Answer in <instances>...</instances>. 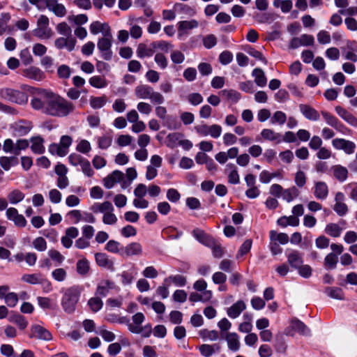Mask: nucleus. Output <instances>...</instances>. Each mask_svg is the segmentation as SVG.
I'll return each instance as SVG.
<instances>
[{
	"mask_svg": "<svg viewBox=\"0 0 357 357\" xmlns=\"http://www.w3.org/2000/svg\"><path fill=\"white\" fill-rule=\"evenodd\" d=\"M32 337L39 340L49 341L52 338V334L45 328L34 325L31 326Z\"/></svg>",
	"mask_w": 357,
	"mask_h": 357,
	"instance_id": "obj_17",
	"label": "nucleus"
},
{
	"mask_svg": "<svg viewBox=\"0 0 357 357\" xmlns=\"http://www.w3.org/2000/svg\"><path fill=\"white\" fill-rule=\"evenodd\" d=\"M106 103L105 97H91L90 98V105L93 109H100Z\"/></svg>",
	"mask_w": 357,
	"mask_h": 357,
	"instance_id": "obj_54",
	"label": "nucleus"
},
{
	"mask_svg": "<svg viewBox=\"0 0 357 357\" xmlns=\"http://www.w3.org/2000/svg\"><path fill=\"white\" fill-rule=\"evenodd\" d=\"M124 174L122 172L119 170L114 171L112 174H109L103 180L104 186L107 188H112L115 183L120 182L123 180Z\"/></svg>",
	"mask_w": 357,
	"mask_h": 357,
	"instance_id": "obj_16",
	"label": "nucleus"
},
{
	"mask_svg": "<svg viewBox=\"0 0 357 357\" xmlns=\"http://www.w3.org/2000/svg\"><path fill=\"white\" fill-rule=\"evenodd\" d=\"M49 151L52 155H57L59 156H65L68 151H64L60 146L59 144H52L49 146Z\"/></svg>",
	"mask_w": 357,
	"mask_h": 357,
	"instance_id": "obj_62",
	"label": "nucleus"
},
{
	"mask_svg": "<svg viewBox=\"0 0 357 357\" xmlns=\"http://www.w3.org/2000/svg\"><path fill=\"white\" fill-rule=\"evenodd\" d=\"M286 121V114L283 112L277 111L273 114L271 120V123L272 124L278 123L279 125H283Z\"/></svg>",
	"mask_w": 357,
	"mask_h": 357,
	"instance_id": "obj_50",
	"label": "nucleus"
},
{
	"mask_svg": "<svg viewBox=\"0 0 357 357\" xmlns=\"http://www.w3.org/2000/svg\"><path fill=\"white\" fill-rule=\"evenodd\" d=\"M228 347L230 350L236 351L240 348V342L238 336L235 333H229L225 337Z\"/></svg>",
	"mask_w": 357,
	"mask_h": 357,
	"instance_id": "obj_30",
	"label": "nucleus"
},
{
	"mask_svg": "<svg viewBox=\"0 0 357 357\" xmlns=\"http://www.w3.org/2000/svg\"><path fill=\"white\" fill-rule=\"evenodd\" d=\"M296 333L302 335H310V331L308 327L297 319H292L290 325L285 329L284 334L293 337Z\"/></svg>",
	"mask_w": 357,
	"mask_h": 357,
	"instance_id": "obj_6",
	"label": "nucleus"
},
{
	"mask_svg": "<svg viewBox=\"0 0 357 357\" xmlns=\"http://www.w3.org/2000/svg\"><path fill=\"white\" fill-rule=\"evenodd\" d=\"M306 179L304 172L299 170L295 174L294 182L298 188H303L305 185Z\"/></svg>",
	"mask_w": 357,
	"mask_h": 357,
	"instance_id": "obj_56",
	"label": "nucleus"
},
{
	"mask_svg": "<svg viewBox=\"0 0 357 357\" xmlns=\"http://www.w3.org/2000/svg\"><path fill=\"white\" fill-rule=\"evenodd\" d=\"M47 254L50 259L58 264H61L65 259V257L58 250L54 249H50Z\"/></svg>",
	"mask_w": 357,
	"mask_h": 357,
	"instance_id": "obj_55",
	"label": "nucleus"
},
{
	"mask_svg": "<svg viewBox=\"0 0 357 357\" xmlns=\"http://www.w3.org/2000/svg\"><path fill=\"white\" fill-rule=\"evenodd\" d=\"M222 95L233 103L237 102L241 98V93L234 89H225L221 91Z\"/></svg>",
	"mask_w": 357,
	"mask_h": 357,
	"instance_id": "obj_38",
	"label": "nucleus"
},
{
	"mask_svg": "<svg viewBox=\"0 0 357 357\" xmlns=\"http://www.w3.org/2000/svg\"><path fill=\"white\" fill-rule=\"evenodd\" d=\"M137 55L139 58L143 59L145 57H151L155 53V49L152 46V43L149 46L144 43H139L137 46Z\"/></svg>",
	"mask_w": 357,
	"mask_h": 357,
	"instance_id": "obj_24",
	"label": "nucleus"
},
{
	"mask_svg": "<svg viewBox=\"0 0 357 357\" xmlns=\"http://www.w3.org/2000/svg\"><path fill=\"white\" fill-rule=\"evenodd\" d=\"M18 164L17 155L13 156H1L0 157V165L5 170L8 171L11 167Z\"/></svg>",
	"mask_w": 357,
	"mask_h": 357,
	"instance_id": "obj_31",
	"label": "nucleus"
},
{
	"mask_svg": "<svg viewBox=\"0 0 357 357\" xmlns=\"http://www.w3.org/2000/svg\"><path fill=\"white\" fill-rule=\"evenodd\" d=\"M220 350V346L218 344H204L199 346V351L204 357H211Z\"/></svg>",
	"mask_w": 357,
	"mask_h": 357,
	"instance_id": "obj_21",
	"label": "nucleus"
},
{
	"mask_svg": "<svg viewBox=\"0 0 357 357\" xmlns=\"http://www.w3.org/2000/svg\"><path fill=\"white\" fill-rule=\"evenodd\" d=\"M114 211H108L102 216V222L105 225H114L117 222V217L113 213Z\"/></svg>",
	"mask_w": 357,
	"mask_h": 357,
	"instance_id": "obj_60",
	"label": "nucleus"
},
{
	"mask_svg": "<svg viewBox=\"0 0 357 357\" xmlns=\"http://www.w3.org/2000/svg\"><path fill=\"white\" fill-rule=\"evenodd\" d=\"M42 275L40 274H25L22 277V280L31 284H40Z\"/></svg>",
	"mask_w": 357,
	"mask_h": 357,
	"instance_id": "obj_49",
	"label": "nucleus"
},
{
	"mask_svg": "<svg viewBox=\"0 0 357 357\" xmlns=\"http://www.w3.org/2000/svg\"><path fill=\"white\" fill-rule=\"evenodd\" d=\"M114 287V283L109 280L101 281L98 284L96 294L102 297H105Z\"/></svg>",
	"mask_w": 357,
	"mask_h": 357,
	"instance_id": "obj_28",
	"label": "nucleus"
},
{
	"mask_svg": "<svg viewBox=\"0 0 357 357\" xmlns=\"http://www.w3.org/2000/svg\"><path fill=\"white\" fill-rule=\"evenodd\" d=\"M43 139L40 137H34L31 139L32 151L36 154H41L45 151Z\"/></svg>",
	"mask_w": 357,
	"mask_h": 357,
	"instance_id": "obj_32",
	"label": "nucleus"
},
{
	"mask_svg": "<svg viewBox=\"0 0 357 357\" xmlns=\"http://www.w3.org/2000/svg\"><path fill=\"white\" fill-rule=\"evenodd\" d=\"M334 177L340 182H344L347 180L348 170L346 167L340 165H334L331 167Z\"/></svg>",
	"mask_w": 357,
	"mask_h": 357,
	"instance_id": "obj_29",
	"label": "nucleus"
},
{
	"mask_svg": "<svg viewBox=\"0 0 357 357\" xmlns=\"http://www.w3.org/2000/svg\"><path fill=\"white\" fill-rule=\"evenodd\" d=\"M46 8L56 17H63L67 13L66 6L59 3L58 0H43Z\"/></svg>",
	"mask_w": 357,
	"mask_h": 357,
	"instance_id": "obj_9",
	"label": "nucleus"
},
{
	"mask_svg": "<svg viewBox=\"0 0 357 357\" xmlns=\"http://www.w3.org/2000/svg\"><path fill=\"white\" fill-rule=\"evenodd\" d=\"M58 75L61 79H68L71 75V69L67 65H61L57 70Z\"/></svg>",
	"mask_w": 357,
	"mask_h": 357,
	"instance_id": "obj_63",
	"label": "nucleus"
},
{
	"mask_svg": "<svg viewBox=\"0 0 357 357\" xmlns=\"http://www.w3.org/2000/svg\"><path fill=\"white\" fill-rule=\"evenodd\" d=\"M199 24V22L196 20L180 21L177 24L178 36L182 38L184 36H188L189 31L197 29Z\"/></svg>",
	"mask_w": 357,
	"mask_h": 357,
	"instance_id": "obj_10",
	"label": "nucleus"
},
{
	"mask_svg": "<svg viewBox=\"0 0 357 357\" xmlns=\"http://www.w3.org/2000/svg\"><path fill=\"white\" fill-rule=\"evenodd\" d=\"M192 235L200 243L205 246L208 247L214 245L215 239L200 229H195L192 231Z\"/></svg>",
	"mask_w": 357,
	"mask_h": 357,
	"instance_id": "obj_14",
	"label": "nucleus"
},
{
	"mask_svg": "<svg viewBox=\"0 0 357 357\" xmlns=\"http://www.w3.org/2000/svg\"><path fill=\"white\" fill-rule=\"evenodd\" d=\"M90 210L94 213H101L104 215L108 211H114V207L111 202L106 201L102 203H94L90 207Z\"/></svg>",
	"mask_w": 357,
	"mask_h": 357,
	"instance_id": "obj_25",
	"label": "nucleus"
},
{
	"mask_svg": "<svg viewBox=\"0 0 357 357\" xmlns=\"http://www.w3.org/2000/svg\"><path fill=\"white\" fill-rule=\"evenodd\" d=\"M1 146L5 153H13L15 155V144L11 139H6Z\"/></svg>",
	"mask_w": 357,
	"mask_h": 357,
	"instance_id": "obj_57",
	"label": "nucleus"
},
{
	"mask_svg": "<svg viewBox=\"0 0 357 357\" xmlns=\"http://www.w3.org/2000/svg\"><path fill=\"white\" fill-rule=\"evenodd\" d=\"M135 94L139 99H149L153 104L162 105L165 102L164 96L146 84H140L135 89Z\"/></svg>",
	"mask_w": 357,
	"mask_h": 357,
	"instance_id": "obj_3",
	"label": "nucleus"
},
{
	"mask_svg": "<svg viewBox=\"0 0 357 357\" xmlns=\"http://www.w3.org/2000/svg\"><path fill=\"white\" fill-rule=\"evenodd\" d=\"M300 111L303 115L311 121H318L320 118L319 112L313 107L307 105H300Z\"/></svg>",
	"mask_w": 357,
	"mask_h": 357,
	"instance_id": "obj_19",
	"label": "nucleus"
},
{
	"mask_svg": "<svg viewBox=\"0 0 357 357\" xmlns=\"http://www.w3.org/2000/svg\"><path fill=\"white\" fill-rule=\"evenodd\" d=\"M0 98L6 101L19 105L25 104L28 100L25 93L10 88L0 89Z\"/></svg>",
	"mask_w": 357,
	"mask_h": 357,
	"instance_id": "obj_4",
	"label": "nucleus"
},
{
	"mask_svg": "<svg viewBox=\"0 0 357 357\" xmlns=\"http://www.w3.org/2000/svg\"><path fill=\"white\" fill-rule=\"evenodd\" d=\"M89 82L92 86L97 89L104 88L107 86V82L106 79L98 75L91 77L89 79Z\"/></svg>",
	"mask_w": 357,
	"mask_h": 357,
	"instance_id": "obj_43",
	"label": "nucleus"
},
{
	"mask_svg": "<svg viewBox=\"0 0 357 357\" xmlns=\"http://www.w3.org/2000/svg\"><path fill=\"white\" fill-rule=\"evenodd\" d=\"M52 275L55 280L63 282L67 277V273L63 268H59L52 271Z\"/></svg>",
	"mask_w": 357,
	"mask_h": 357,
	"instance_id": "obj_59",
	"label": "nucleus"
},
{
	"mask_svg": "<svg viewBox=\"0 0 357 357\" xmlns=\"http://www.w3.org/2000/svg\"><path fill=\"white\" fill-rule=\"evenodd\" d=\"M326 294L331 298L337 300H344V293L342 289L339 287H327Z\"/></svg>",
	"mask_w": 357,
	"mask_h": 357,
	"instance_id": "obj_39",
	"label": "nucleus"
},
{
	"mask_svg": "<svg viewBox=\"0 0 357 357\" xmlns=\"http://www.w3.org/2000/svg\"><path fill=\"white\" fill-rule=\"evenodd\" d=\"M31 123L29 121H20L15 124V131L19 136L26 135L31 129Z\"/></svg>",
	"mask_w": 357,
	"mask_h": 357,
	"instance_id": "obj_35",
	"label": "nucleus"
},
{
	"mask_svg": "<svg viewBox=\"0 0 357 357\" xmlns=\"http://www.w3.org/2000/svg\"><path fill=\"white\" fill-rule=\"evenodd\" d=\"M82 289L79 286H73L67 289L61 299V306L68 314H72L76 309Z\"/></svg>",
	"mask_w": 357,
	"mask_h": 357,
	"instance_id": "obj_2",
	"label": "nucleus"
},
{
	"mask_svg": "<svg viewBox=\"0 0 357 357\" xmlns=\"http://www.w3.org/2000/svg\"><path fill=\"white\" fill-rule=\"evenodd\" d=\"M95 259L97 264L109 270H114V262L109 259V257L102 252H98L95 255Z\"/></svg>",
	"mask_w": 357,
	"mask_h": 357,
	"instance_id": "obj_20",
	"label": "nucleus"
},
{
	"mask_svg": "<svg viewBox=\"0 0 357 357\" xmlns=\"http://www.w3.org/2000/svg\"><path fill=\"white\" fill-rule=\"evenodd\" d=\"M152 46L155 50L158 48L164 51L165 52H168L169 50L172 48L173 47V45L171 43L164 40L153 42Z\"/></svg>",
	"mask_w": 357,
	"mask_h": 357,
	"instance_id": "obj_61",
	"label": "nucleus"
},
{
	"mask_svg": "<svg viewBox=\"0 0 357 357\" xmlns=\"http://www.w3.org/2000/svg\"><path fill=\"white\" fill-rule=\"evenodd\" d=\"M56 31L64 36H72V29L70 26L65 22L59 23L56 26Z\"/></svg>",
	"mask_w": 357,
	"mask_h": 357,
	"instance_id": "obj_47",
	"label": "nucleus"
},
{
	"mask_svg": "<svg viewBox=\"0 0 357 357\" xmlns=\"http://www.w3.org/2000/svg\"><path fill=\"white\" fill-rule=\"evenodd\" d=\"M328 195V188L325 182L317 181L314 183V195L318 199L324 200Z\"/></svg>",
	"mask_w": 357,
	"mask_h": 357,
	"instance_id": "obj_18",
	"label": "nucleus"
},
{
	"mask_svg": "<svg viewBox=\"0 0 357 357\" xmlns=\"http://www.w3.org/2000/svg\"><path fill=\"white\" fill-rule=\"evenodd\" d=\"M333 146L338 150H343L347 154H351L356 149L355 144L342 138H336L332 141Z\"/></svg>",
	"mask_w": 357,
	"mask_h": 357,
	"instance_id": "obj_12",
	"label": "nucleus"
},
{
	"mask_svg": "<svg viewBox=\"0 0 357 357\" xmlns=\"http://www.w3.org/2000/svg\"><path fill=\"white\" fill-rule=\"evenodd\" d=\"M91 149V144L89 141L82 139L77 145L76 150L82 153H88Z\"/></svg>",
	"mask_w": 357,
	"mask_h": 357,
	"instance_id": "obj_58",
	"label": "nucleus"
},
{
	"mask_svg": "<svg viewBox=\"0 0 357 357\" xmlns=\"http://www.w3.org/2000/svg\"><path fill=\"white\" fill-rule=\"evenodd\" d=\"M50 20L45 15H40L37 20V29L35 30V35L40 38H50L54 33L49 26Z\"/></svg>",
	"mask_w": 357,
	"mask_h": 357,
	"instance_id": "obj_5",
	"label": "nucleus"
},
{
	"mask_svg": "<svg viewBox=\"0 0 357 357\" xmlns=\"http://www.w3.org/2000/svg\"><path fill=\"white\" fill-rule=\"evenodd\" d=\"M299 190L295 186L284 189L282 197L287 202H292L295 198L298 197Z\"/></svg>",
	"mask_w": 357,
	"mask_h": 357,
	"instance_id": "obj_36",
	"label": "nucleus"
},
{
	"mask_svg": "<svg viewBox=\"0 0 357 357\" xmlns=\"http://www.w3.org/2000/svg\"><path fill=\"white\" fill-rule=\"evenodd\" d=\"M341 231V227L335 223L328 224L325 228V232L333 237L340 236Z\"/></svg>",
	"mask_w": 357,
	"mask_h": 357,
	"instance_id": "obj_42",
	"label": "nucleus"
},
{
	"mask_svg": "<svg viewBox=\"0 0 357 357\" xmlns=\"http://www.w3.org/2000/svg\"><path fill=\"white\" fill-rule=\"evenodd\" d=\"M112 36L107 35V36L99 38L97 47L102 54V57L106 60L109 61L112 57V51L111 50L112 44Z\"/></svg>",
	"mask_w": 357,
	"mask_h": 357,
	"instance_id": "obj_7",
	"label": "nucleus"
},
{
	"mask_svg": "<svg viewBox=\"0 0 357 357\" xmlns=\"http://www.w3.org/2000/svg\"><path fill=\"white\" fill-rule=\"evenodd\" d=\"M22 75L36 82H40L45 78V73L38 67L31 66L22 70Z\"/></svg>",
	"mask_w": 357,
	"mask_h": 357,
	"instance_id": "obj_11",
	"label": "nucleus"
},
{
	"mask_svg": "<svg viewBox=\"0 0 357 357\" xmlns=\"http://www.w3.org/2000/svg\"><path fill=\"white\" fill-rule=\"evenodd\" d=\"M321 114L326 123L331 127H333L339 131H342L343 128H345L344 126L341 123L335 116L331 114L328 112L322 111Z\"/></svg>",
	"mask_w": 357,
	"mask_h": 357,
	"instance_id": "obj_23",
	"label": "nucleus"
},
{
	"mask_svg": "<svg viewBox=\"0 0 357 357\" xmlns=\"http://www.w3.org/2000/svg\"><path fill=\"white\" fill-rule=\"evenodd\" d=\"M88 305L93 312H97L102 308L103 303L99 297H93L89 300Z\"/></svg>",
	"mask_w": 357,
	"mask_h": 357,
	"instance_id": "obj_48",
	"label": "nucleus"
},
{
	"mask_svg": "<svg viewBox=\"0 0 357 357\" xmlns=\"http://www.w3.org/2000/svg\"><path fill=\"white\" fill-rule=\"evenodd\" d=\"M338 257L334 252L328 253L324 258V266L328 269H334L337 266Z\"/></svg>",
	"mask_w": 357,
	"mask_h": 357,
	"instance_id": "obj_37",
	"label": "nucleus"
},
{
	"mask_svg": "<svg viewBox=\"0 0 357 357\" xmlns=\"http://www.w3.org/2000/svg\"><path fill=\"white\" fill-rule=\"evenodd\" d=\"M30 104L35 110L52 116L63 117L74 109V105L60 96L44 89H34Z\"/></svg>",
	"mask_w": 357,
	"mask_h": 357,
	"instance_id": "obj_1",
	"label": "nucleus"
},
{
	"mask_svg": "<svg viewBox=\"0 0 357 357\" xmlns=\"http://www.w3.org/2000/svg\"><path fill=\"white\" fill-rule=\"evenodd\" d=\"M225 171L228 172L229 183L231 184H238L240 182V177L237 171V167L234 164H227Z\"/></svg>",
	"mask_w": 357,
	"mask_h": 357,
	"instance_id": "obj_27",
	"label": "nucleus"
},
{
	"mask_svg": "<svg viewBox=\"0 0 357 357\" xmlns=\"http://www.w3.org/2000/svg\"><path fill=\"white\" fill-rule=\"evenodd\" d=\"M33 247L39 252H43L47 249V242L43 237L36 238L33 242Z\"/></svg>",
	"mask_w": 357,
	"mask_h": 357,
	"instance_id": "obj_51",
	"label": "nucleus"
},
{
	"mask_svg": "<svg viewBox=\"0 0 357 357\" xmlns=\"http://www.w3.org/2000/svg\"><path fill=\"white\" fill-rule=\"evenodd\" d=\"M261 135L265 140L275 142L277 144H279L282 142L281 135L278 132H275L272 129H263L261 132Z\"/></svg>",
	"mask_w": 357,
	"mask_h": 357,
	"instance_id": "obj_26",
	"label": "nucleus"
},
{
	"mask_svg": "<svg viewBox=\"0 0 357 357\" xmlns=\"http://www.w3.org/2000/svg\"><path fill=\"white\" fill-rule=\"evenodd\" d=\"M270 238L272 241H278L281 244H287L289 242V236L285 233H277L274 230L270 231Z\"/></svg>",
	"mask_w": 357,
	"mask_h": 357,
	"instance_id": "obj_45",
	"label": "nucleus"
},
{
	"mask_svg": "<svg viewBox=\"0 0 357 357\" xmlns=\"http://www.w3.org/2000/svg\"><path fill=\"white\" fill-rule=\"evenodd\" d=\"M335 110L336 113L347 123L353 127H357V118L351 112L341 106H336L335 107Z\"/></svg>",
	"mask_w": 357,
	"mask_h": 357,
	"instance_id": "obj_15",
	"label": "nucleus"
},
{
	"mask_svg": "<svg viewBox=\"0 0 357 357\" xmlns=\"http://www.w3.org/2000/svg\"><path fill=\"white\" fill-rule=\"evenodd\" d=\"M112 142V137L111 136L104 135L98 138V145L101 149H108Z\"/></svg>",
	"mask_w": 357,
	"mask_h": 357,
	"instance_id": "obj_52",
	"label": "nucleus"
},
{
	"mask_svg": "<svg viewBox=\"0 0 357 357\" xmlns=\"http://www.w3.org/2000/svg\"><path fill=\"white\" fill-rule=\"evenodd\" d=\"M143 249L139 243L132 242L126 246L121 247V256L123 257H131L142 255Z\"/></svg>",
	"mask_w": 357,
	"mask_h": 357,
	"instance_id": "obj_8",
	"label": "nucleus"
},
{
	"mask_svg": "<svg viewBox=\"0 0 357 357\" xmlns=\"http://www.w3.org/2000/svg\"><path fill=\"white\" fill-rule=\"evenodd\" d=\"M154 61L160 68L164 70L167 67L168 61L166 56L162 53H157L155 55Z\"/></svg>",
	"mask_w": 357,
	"mask_h": 357,
	"instance_id": "obj_53",
	"label": "nucleus"
},
{
	"mask_svg": "<svg viewBox=\"0 0 357 357\" xmlns=\"http://www.w3.org/2000/svg\"><path fill=\"white\" fill-rule=\"evenodd\" d=\"M24 194L19 190H14L10 192L8 195V201L12 204H16L24 198Z\"/></svg>",
	"mask_w": 357,
	"mask_h": 357,
	"instance_id": "obj_41",
	"label": "nucleus"
},
{
	"mask_svg": "<svg viewBox=\"0 0 357 357\" xmlns=\"http://www.w3.org/2000/svg\"><path fill=\"white\" fill-rule=\"evenodd\" d=\"M252 75L255 77V82L257 86L264 87L266 85L267 79L264 72L261 68H255Z\"/></svg>",
	"mask_w": 357,
	"mask_h": 357,
	"instance_id": "obj_33",
	"label": "nucleus"
},
{
	"mask_svg": "<svg viewBox=\"0 0 357 357\" xmlns=\"http://www.w3.org/2000/svg\"><path fill=\"white\" fill-rule=\"evenodd\" d=\"M77 272L82 275H86L90 269L89 261L84 258L79 260L76 264Z\"/></svg>",
	"mask_w": 357,
	"mask_h": 357,
	"instance_id": "obj_40",
	"label": "nucleus"
},
{
	"mask_svg": "<svg viewBox=\"0 0 357 357\" xmlns=\"http://www.w3.org/2000/svg\"><path fill=\"white\" fill-rule=\"evenodd\" d=\"M288 262L294 268H298L303 262L301 253L298 251H292L287 256Z\"/></svg>",
	"mask_w": 357,
	"mask_h": 357,
	"instance_id": "obj_34",
	"label": "nucleus"
},
{
	"mask_svg": "<svg viewBox=\"0 0 357 357\" xmlns=\"http://www.w3.org/2000/svg\"><path fill=\"white\" fill-rule=\"evenodd\" d=\"M77 40L72 36L59 37L54 41V46L61 50L66 48L68 52L74 50Z\"/></svg>",
	"mask_w": 357,
	"mask_h": 357,
	"instance_id": "obj_13",
	"label": "nucleus"
},
{
	"mask_svg": "<svg viewBox=\"0 0 357 357\" xmlns=\"http://www.w3.org/2000/svg\"><path fill=\"white\" fill-rule=\"evenodd\" d=\"M37 301L38 305L43 309L45 310H52L56 305V304L54 303L52 301L47 297L38 296L37 298Z\"/></svg>",
	"mask_w": 357,
	"mask_h": 357,
	"instance_id": "obj_44",
	"label": "nucleus"
},
{
	"mask_svg": "<svg viewBox=\"0 0 357 357\" xmlns=\"http://www.w3.org/2000/svg\"><path fill=\"white\" fill-rule=\"evenodd\" d=\"M121 247L122 246L119 242L114 240H110L107 243L105 249L109 252L118 253L121 255Z\"/></svg>",
	"mask_w": 357,
	"mask_h": 357,
	"instance_id": "obj_46",
	"label": "nucleus"
},
{
	"mask_svg": "<svg viewBox=\"0 0 357 357\" xmlns=\"http://www.w3.org/2000/svg\"><path fill=\"white\" fill-rule=\"evenodd\" d=\"M246 308V305L243 301H238L227 310V314L231 319L238 317Z\"/></svg>",
	"mask_w": 357,
	"mask_h": 357,
	"instance_id": "obj_22",
	"label": "nucleus"
},
{
	"mask_svg": "<svg viewBox=\"0 0 357 357\" xmlns=\"http://www.w3.org/2000/svg\"><path fill=\"white\" fill-rule=\"evenodd\" d=\"M251 305L253 309L256 310H260L265 307L266 303L263 298L259 296L253 297L251 301Z\"/></svg>",
	"mask_w": 357,
	"mask_h": 357,
	"instance_id": "obj_64",
	"label": "nucleus"
}]
</instances>
